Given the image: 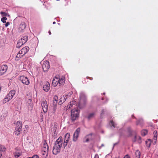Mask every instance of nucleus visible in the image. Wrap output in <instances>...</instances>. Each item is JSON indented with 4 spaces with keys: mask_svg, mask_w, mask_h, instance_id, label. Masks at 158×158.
<instances>
[{
    "mask_svg": "<svg viewBox=\"0 0 158 158\" xmlns=\"http://www.w3.org/2000/svg\"><path fill=\"white\" fill-rule=\"evenodd\" d=\"M92 138V135L89 134L87 135L84 138L83 141L84 142H88L89 140L91 139Z\"/></svg>",
    "mask_w": 158,
    "mask_h": 158,
    "instance_id": "obj_19",
    "label": "nucleus"
},
{
    "mask_svg": "<svg viewBox=\"0 0 158 158\" xmlns=\"http://www.w3.org/2000/svg\"><path fill=\"white\" fill-rule=\"evenodd\" d=\"M28 125H26L25 127L23 128V133L24 134H25L28 132Z\"/></svg>",
    "mask_w": 158,
    "mask_h": 158,
    "instance_id": "obj_27",
    "label": "nucleus"
},
{
    "mask_svg": "<svg viewBox=\"0 0 158 158\" xmlns=\"http://www.w3.org/2000/svg\"><path fill=\"white\" fill-rule=\"evenodd\" d=\"M41 117H43V114L42 112H41Z\"/></svg>",
    "mask_w": 158,
    "mask_h": 158,
    "instance_id": "obj_47",
    "label": "nucleus"
},
{
    "mask_svg": "<svg viewBox=\"0 0 158 158\" xmlns=\"http://www.w3.org/2000/svg\"><path fill=\"white\" fill-rule=\"evenodd\" d=\"M49 67V62L48 61H44L42 64V68L44 71V72L47 71Z\"/></svg>",
    "mask_w": 158,
    "mask_h": 158,
    "instance_id": "obj_6",
    "label": "nucleus"
},
{
    "mask_svg": "<svg viewBox=\"0 0 158 158\" xmlns=\"http://www.w3.org/2000/svg\"><path fill=\"white\" fill-rule=\"evenodd\" d=\"M104 110H102L101 112V118L103 117V115L104 114Z\"/></svg>",
    "mask_w": 158,
    "mask_h": 158,
    "instance_id": "obj_40",
    "label": "nucleus"
},
{
    "mask_svg": "<svg viewBox=\"0 0 158 158\" xmlns=\"http://www.w3.org/2000/svg\"><path fill=\"white\" fill-rule=\"evenodd\" d=\"M133 141L134 142L137 141L138 143H140L141 142L140 137L137 135H135L134 139H133Z\"/></svg>",
    "mask_w": 158,
    "mask_h": 158,
    "instance_id": "obj_20",
    "label": "nucleus"
},
{
    "mask_svg": "<svg viewBox=\"0 0 158 158\" xmlns=\"http://www.w3.org/2000/svg\"><path fill=\"white\" fill-rule=\"evenodd\" d=\"M110 123V125H111L112 127H116V124L113 121H111Z\"/></svg>",
    "mask_w": 158,
    "mask_h": 158,
    "instance_id": "obj_35",
    "label": "nucleus"
},
{
    "mask_svg": "<svg viewBox=\"0 0 158 158\" xmlns=\"http://www.w3.org/2000/svg\"><path fill=\"white\" fill-rule=\"evenodd\" d=\"M153 141L155 143H156L157 138V131H155L153 133Z\"/></svg>",
    "mask_w": 158,
    "mask_h": 158,
    "instance_id": "obj_23",
    "label": "nucleus"
},
{
    "mask_svg": "<svg viewBox=\"0 0 158 158\" xmlns=\"http://www.w3.org/2000/svg\"><path fill=\"white\" fill-rule=\"evenodd\" d=\"M94 158H99V156L98 155H96L95 156Z\"/></svg>",
    "mask_w": 158,
    "mask_h": 158,
    "instance_id": "obj_46",
    "label": "nucleus"
},
{
    "mask_svg": "<svg viewBox=\"0 0 158 158\" xmlns=\"http://www.w3.org/2000/svg\"><path fill=\"white\" fill-rule=\"evenodd\" d=\"M27 158H32V157H28Z\"/></svg>",
    "mask_w": 158,
    "mask_h": 158,
    "instance_id": "obj_53",
    "label": "nucleus"
},
{
    "mask_svg": "<svg viewBox=\"0 0 158 158\" xmlns=\"http://www.w3.org/2000/svg\"><path fill=\"white\" fill-rule=\"evenodd\" d=\"M2 156V154L0 152V158H1Z\"/></svg>",
    "mask_w": 158,
    "mask_h": 158,
    "instance_id": "obj_48",
    "label": "nucleus"
},
{
    "mask_svg": "<svg viewBox=\"0 0 158 158\" xmlns=\"http://www.w3.org/2000/svg\"><path fill=\"white\" fill-rule=\"evenodd\" d=\"M48 151H46V150H43L42 151V154L44 157L45 158L47 157L48 155Z\"/></svg>",
    "mask_w": 158,
    "mask_h": 158,
    "instance_id": "obj_26",
    "label": "nucleus"
},
{
    "mask_svg": "<svg viewBox=\"0 0 158 158\" xmlns=\"http://www.w3.org/2000/svg\"><path fill=\"white\" fill-rule=\"evenodd\" d=\"M48 33H49V35H51V32L50 31H49Z\"/></svg>",
    "mask_w": 158,
    "mask_h": 158,
    "instance_id": "obj_50",
    "label": "nucleus"
},
{
    "mask_svg": "<svg viewBox=\"0 0 158 158\" xmlns=\"http://www.w3.org/2000/svg\"><path fill=\"white\" fill-rule=\"evenodd\" d=\"M104 146V145L103 144H102L101 146Z\"/></svg>",
    "mask_w": 158,
    "mask_h": 158,
    "instance_id": "obj_54",
    "label": "nucleus"
},
{
    "mask_svg": "<svg viewBox=\"0 0 158 158\" xmlns=\"http://www.w3.org/2000/svg\"><path fill=\"white\" fill-rule=\"evenodd\" d=\"M22 152L20 150H17L14 153V156L15 158H18L22 155Z\"/></svg>",
    "mask_w": 158,
    "mask_h": 158,
    "instance_id": "obj_17",
    "label": "nucleus"
},
{
    "mask_svg": "<svg viewBox=\"0 0 158 158\" xmlns=\"http://www.w3.org/2000/svg\"><path fill=\"white\" fill-rule=\"evenodd\" d=\"M50 89V85L48 82H46L43 87V89L45 92H48Z\"/></svg>",
    "mask_w": 158,
    "mask_h": 158,
    "instance_id": "obj_16",
    "label": "nucleus"
},
{
    "mask_svg": "<svg viewBox=\"0 0 158 158\" xmlns=\"http://www.w3.org/2000/svg\"><path fill=\"white\" fill-rule=\"evenodd\" d=\"M65 78L64 76L60 77L58 75V84L59 86H62L64 84Z\"/></svg>",
    "mask_w": 158,
    "mask_h": 158,
    "instance_id": "obj_13",
    "label": "nucleus"
},
{
    "mask_svg": "<svg viewBox=\"0 0 158 158\" xmlns=\"http://www.w3.org/2000/svg\"><path fill=\"white\" fill-rule=\"evenodd\" d=\"M79 111L76 109H73L71 110V119L72 121L77 120L79 116Z\"/></svg>",
    "mask_w": 158,
    "mask_h": 158,
    "instance_id": "obj_4",
    "label": "nucleus"
},
{
    "mask_svg": "<svg viewBox=\"0 0 158 158\" xmlns=\"http://www.w3.org/2000/svg\"><path fill=\"white\" fill-rule=\"evenodd\" d=\"M15 94V91L14 90H12L9 92V93L7 95L6 97L8 98L9 100H10L13 98Z\"/></svg>",
    "mask_w": 158,
    "mask_h": 158,
    "instance_id": "obj_14",
    "label": "nucleus"
},
{
    "mask_svg": "<svg viewBox=\"0 0 158 158\" xmlns=\"http://www.w3.org/2000/svg\"><path fill=\"white\" fill-rule=\"evenodd\" d=\"M70 135L69 133H66L64 137V142L63 143V147L64 148L67 146V143L68 142L69 139H70Z\"/></svg>",
    "mask_w": 158,
    "mask_h": 158,
    "instance_id": "obj_7",
    "label": "nucleus"
},
{
    "mask_svg": "<svg viewBox=\"0 0 158 158\" xmlns=\"http://www.w3.org/2000/svg\"><path fill=\"white\" fill-rule=\"evenodd\" d=\"M143 123L142 119H140L137 120L136 122V125H140L141 126H142Z\"/></svg>",
    "mask_w": 158,
    "mask_h": 158,
    "instance_id": "obj_28",
    "label": "nucleus"
},
{
    "mask_svg": "<svg viewBox=\"0 0 158 158\" xmlns=\"http://www.w3.org/2000/svg\"><path fill=\"white\" fill-rule=\"evenodd\" d=\"M151 140L149 139L147 141H146V144L147 146L148 147H150L151 144Z\"/></svg>",
    "mask_w": 158,
    "mask_h": 158,
    "instance_id": "obj_32",
    "label": "nucleus"
},
{
    "mask_svg": "<svg viewBox=\"0 0 158 158\" xmlns=\"http://www.w3.org/2000/svg\"><path fill=\"white\" fill-rule=\"evenodd\" d=\"M53 100L54 101H58V97L57 96H55L53 98Z\"/></svg>",
    "mask_w": 158,
    "mask_h": 158,
    "instance_id": "obj_39",
    "label": "nucleus"
},
{
    "mask_svg": "<svg viewBox=\"0 0 158 158\" xmlns=\"http://www.w3.org/2000/svg\"><path fill=\"white\" fill-rule=\"evenodd\" d=\"M103 98H102V100H103Z\"/></svg>",
    "mask_w": 158,
    "mask_h": 158,
    "instance_id": "obj_55",
    "label": "nucleus"
},
{
    "mask_svg": "<svg viewBox=\"0 0 158 158\" xmlns=\"http://www.w3.org/2000/svg\"><path fill=\"white\" fill-rule=\"evenodd\" d=\"M42 150H46V151H48V144L45 141L44 142Z\"/></svg>",
    "mask_w": 158,
    "mask_h": 158,
    "instance_id": "obj_22",
    "label": "nucleus"
},
{
    "mask_svg": "<svg viewBox=\"0 0 158 158\" xmlns=\"http://www.w3.org/2000/svg\"><path fill=\"white\" fill-rule=\"evenodd\" d=\"M73 94V93L72 92H70L69 93V94H70V95H71L72 94Z\"/></svg>",
    "mask_w": 158,
    "mask_h": 158,
    "instance_id": "obj_49",
    "label": "nucleus"
},
{
    "mask_svg": "<svg viewBox=\"0 0 158 158\" xmlns=\"http://www.w3.org/2000/svg\"><path fill=\"white\" fill-rule=\"evenodd\" d=\"M62 144V137L60 136L55 142L52 151V153L53 154L56 155L60 152Z\"/></svg>",
    "mask_w": 158,
    "mask_h": 158,
    "instance_id": "obj_1",
    "label": "nucleus"
},
{
    "mask_svg": "<svg viewBox=\"0 0 158 158\" xmlns=\"http://www.w3.org/2000/svg\"><path fill=\"white\" fill-rule=\"evenodd\" d=\"M19 80L24 84L28 85L29 84L30 81L28 78L24 76H21L20 77Z\"/></svg>",
    "mask_w": 158,
    "mask_h": 158,
    "instance_id": "obj_5",
    "label": "nucleus"
},
{
    "mask_svg": "<svg viewBox=\"0 0 158 158\" xmlns=\"http://www.w3.org/2000/svg\"><path fill=\"white\" fill-rule=\"evenodd\" d=\"M86 78L87 79H90L91 80H92L93 79V78H92V77H87Z\"/></svg>",
    "mask_w": 158,
    "mask_h": 158,
    "instance_id": "obj_45",
    "label": "nucleus"
},
{
    "mask_svg": "<svg viewBox=\"0 0 158 158\" xmlns=\"http://www.w3.org/2000/svg\"><path fill=\"white\" fill-rule=\"evenodd\" d=\"M38 156L37 155H35L32 156V158H38Z\"/></svg>",
    "mask_w": 158,
    "mask_h": 158,
    "instance_id": "obj_42",
    "label": "nucleus"
},
{
    "mask_svg": "<svg viewBox=\"0 0 158 158\" xmlns=\"http://www.w3.org/2000/svg\"><path fill=\"white\" fill-rule=\"evenodd\" d=\"M26 27V24L24 22L22 23L20 25L19 28V31L21 32H22L25 29Z\"/></svg>",
    "mask_w": 158,
    "mask_h": 158,
    "instance_id": "obj_18",
    "label": "nucleus"
},
{
    "mask_svg": "<svg viewBox=\"0 0 158 158\" xmlns=\"http://www.w3.org/2000/svg\"><path fill=\"white\" fill-rule=\"evenodd\" d=\"M10 100L8 98L6 97V98H4V99L3 100L2 102L3 103H5L6 102H8Z\"/></svg>",
    "mask_w": 158,
    "mask_h": 158,
    "instance_id": "obj_36",
    "label": "nucleus"
},
{
    "mask_svg": "<svg viewBox=\"0 0 158 158\" xmlns=\"http://www.w3.org/2000/svg\"><path fill=\"white\" fill-rule=\"evenodd\" d=\"M8 66L6 65H3L0 68V75L4 74L6 71Z\"/></svg>",
    "mask_w": 158,
    "mask_h": 158,
    "instance_id": "obj_11",
    "label": "nucleus"
},
{
    "mask_svg": "<svg viewBox=\"0 0 158 158\" xmlns=\"http://www.w3.org/2000/svg\"><path fill=\"white\" fill-rule=\"evenodd\" d=\"M80 132V128H77L75 131L73 135V141H76L77 140Z\"/></svg>",
    "mask_w": 158,
    "mask_h": 158,
    "instance_id": "obj_8",
    "label": "nucleus"
},
{
    "mask_svg": "<svg viewBox=\"0 0 158 158\" xmlns=\"http://www.w3.org/2000/svg\"><path fill=\"white\" fill-rule=\"evenodd\" d=\"M22 123L20 121H18L16 123L15 131L14 133L17 135H19L22 131Z\"/></svg>",
    "mask_w": 158,
    "mask_h": 158,
    "instance_id": "obj_3",
    "label": "nucleus"
},
{
    "mask_svg": "<svg viewBox=\"0 0 158 158\" xmlns=\"http://www.w3.org/2000/svg\"><path fill=\"white\" fill-rule=\"evenodd\" d=\"M24 43L22 42V40L20 39L18 41L16 47L17 48H19Z\"/></svg>",
    "mask_w": 158,
    "mask_h": 158,
    "instance_id": "obj_24",
    "label": "nucleus"
},
{
    "mask_svg": "<svg viewBox=\"0 0 158 158\" xmlns=\"http://www.w3.org/2000/svg\"><path fill=\"white\" fill-rule=\"evenodd\" d=\"M22 56H21V53H19H19L17 54V56H16L15 60H19V58H20Z\"/></svg>",
    "mask_w": 158,
    "mask_h": 158,
    "instance_id": "obj_30",
    "label": "nucleus"
},
{
    "mask_svg": "<svg viewBox=\"0 0 158 158\" xmlns=\"http://www.w3.org/2000/svg\"><path fill=\"white\" fill-rule=\"evenodd\" d=\"M135 158H140V152L137 150L135 152Z\"/></svg>",
    "mask_w": 158,
    "mask_h": 158,
    "instance_id": "obj_29",
    "label": "nucleus"
},
{
    "mask_svg": "<svg viewBox=\"0 0 158 158\" xmlns=\"http://www.w3.org/2000/svg\"><path fill=\"white\" fill-rule=\"evenodd\" d=\"M28 36L27 35L24 36L20 40H22V42L25 43L28 40Z\"/></svg>",
    "mask_w": 158,
    "mask_h": 158,
    "instance_id": "obj_25",
    "label": "nucleus"
},
{
    "mask_svg": "<svg viewBox=\"0 0 158 158\" xmlns=\"http://www.w3.org/2000/svg\"><path fill=\"white\" fill-rule=\"evenodd\" d=\"M10 24V23L9 22H7L5 24V27H7Z\"/></svg>",
    "mask_w": 158,
    "mask_h": 158,
    "instance_id": "obj_43",
    "label": "nucleus"
},
{
    "mask_svg": "<svg viewBox=\"0 0 158 158\" xmlns=\"http://www.w3.org/2000/svg\"><path fill=\"white\" fill-rule=\"evenodd\" d=\"M123 158H130V157L128 155H127Z\"/></svg>",
    "mask_w": 158,
    "mask_h": 158,
    "instance_id": "obj_44",
    "label": "nucleus"
},
{
    "mask_svg": "<svg viewBox=\"0 0 158 158\" xmlns=\"http://www.w3.org/2000/svg\"><path fill=\"white\" fill-rule=\"evenodd\" d=\"M29 48L28 46H26L22 48L19 52L21 53V56H23L26 54L29 50Z\"/></svg>",
    "mask_w": 158,
    "mask_h": 158,
    "instance_id": "obj_12",
    "label": "nucleus"
},
{
    "mask_svg": "<svg viewBox=\"0 0 158 158\" xmlns=\"http://www.w3.org/2000/svg\"><path fill=\"white\" fill-rule=\"evenodd\" d=\"M94 115H95L94 113H90L88 115V119H90L91 118L93 117L94 116Z\"/></svg>",
    "mask_w": 158,
    "mask_h": 158,
    "instance_id": "obj_34",
    "label": "nucleus"
},
{
    "mask_svg": "<svg viewBox=\"0 0 158 158\" xmlns=\"http://www.w3.org/2000/svg\"><path fill=\"white\" fill-rule=\"evenodd\" d=\"M55 23H56V22H53V24H55Z\"/></svg>",
    "mask_w": 158,
    "mask_h": 158,
    "instance_id": "obj_51",
    "label": "nucleus"
},
{
    "mask_svg": "<svg viewBox=\"0 0 158 158\" xmlns=\"http://www.w3.org/2000/svg\"><path fill=\"white\" fill-rule=\"evenodd\" d=\"M0 14L2 15V16H6L7 15V13L6 12L2 11L0 12Z\"/></svg>",
    "mask_w": 158,
    "mask_h": 158,
    "instance_id": "obj_38",
    "label": "nucleus"
},
{
    "mask_svg": "<svg viewBox=\"0 0 158 158\" xmlns=\"http://www.w3.org/2000/svg\"><path fill=\"white\" fill-rule=\"evenodd\" d=\"M87 100L85 95L83 94H80V101L78 104V107L80 109H82L85 107L87 104Z\"/></svg>",
    "mask_w": 158,
    "mask_h": 158,
    "instance_id": "obj_2",
    "label": "nucleus"
},
{
    "mask_svg": "<svg viewBox=\"0 0 158 158\" xmlns=\"http://www.w3.org/2000/svg\"><path fill=\"white\" fill-rule=\"evenodd\" d=\"M58 84V75H56L52 81V84L54 87L56 86Z\"/></svg>",
    "mask_w": 158,
    "mask_h": 158,
    "instance_id": "obj_15",
    "label": "nucleus"
},
{
    "mask_svg": "<svg viewBox=\"0 0 158 158\" xmlns=\"http://www.w3.org/2000/svg\"><path fill=\"white\" fill-rule=\"evenodd\" d=\"M57 101H55L53 100V103L54 106H56L57 105Z\"/></svg>",
    "mask_w": 158,
    "mask_h": 158,
    "instance_id": "obj_41",
    "label": "nucleus"
},
{
    "mask_svg": "<svg viewBox=\"0 0 158 158\" xmlns=\"http://www.w3.org/2000/svg\"><path fill=\"white\" fill-rule=\"evenodd\" d=\"M68 96V95H65L64 96H63V97H62L60 99V101L59 102V104L60 105H61L64 102L65 100L67 98V97Z\"/></svg>",
    "mask_w": 158,
    "mask_h": 158,
    "instance_id": "obj_21",
    "label": "nucleus"
},
{
    "mask_svg": "<svg viewBox=\"0 0 158 158\" xmlns=\"http://www.w3.org/2000/svg\"><path fill=\"white\" fill-rule=\"evenodd\" d=\"M7 18L6 17H4L1 19V21L3 23H6V20Z\"/></svg>",
    "mask_w": 158,
    "mask_h": 158,
    "instance_id": "obj_37",
    "label": "nucleus"
},
{
    "mask_svg": "<svg viewBox=\"0 0 158 158\" xmlns=\"http://www.w3.org/2000/svg\"><path fill=\"white\" fill-rule=\"evenodd\" d=\"M41 106L42 107V109L44 113H46L48 110V105L47 101L45 100L44 99L42 101V102L41 103Z\"/></svg>",
    "mask_w": 158,
    "mask_h": 158,
    "instance_id": "obj_9",
    "label": "nucleus"
},
{
    "mask_svg": "<svg viewBox=\"0 0 158 158\" xmlns=\"http://www.w3.org/2000/svg\"><path fill=\"white\" fill-rule=\"evenodd\" d=\"M141 133L142 135L143 136H144L147 134L148 131L147 130H143L142 131Z\"/></svg>",
    "mask_w": 158,
    "mask_h": 158,
    "instance_id": "obj_33",
    "label": "nucleus"
},
{
    "mask_svg": "<svg viewBox=\"0 0 158 158\" xmlns=\"http://www.w3.org/2000/svg\"><path fill=\"white\" fill-rule=\"evenodd\" d=\"M77 107V106L76 102L75 101H73L70 102V103L69 105L66 106L65 108L66 109H68L72 107L75 108Z\"/></svg>",
    "mask_w": 158,
    "mask_h": 158,
    "instance_id": "obj_10",
    "label": "nucleus"
},
{
    "mask_svg": "<svg viewBox=\"0 0 158 158\" xmlns=\"http://www.w3.org/2000/svg\"><path fill=\"white\" fill-rule=\"evenodd\" d=\"M132 117H133L135 118L134 116V115H132Z\"/></svg>",
    "mask_w": 158,
    "mask_h": 158,
    "instance_id": "obj_52",
    "label": "nucleus"
},
{
    "mask_svg": "<svg viewBox=\"0 0 158 158\" xmlns=\"http://www.w3.org/2000/svg\"><path fill=\"white\" fill-rule=\"evenodd\" d=\"M6 150V148L3 145H0V151L2 152H5Z\"/></svg>",
    "mask_w": 158,
    "mask_h": 158,
    "instance_id": "obj_31",
    "label": "nucleus"
}]
</instances>
